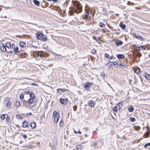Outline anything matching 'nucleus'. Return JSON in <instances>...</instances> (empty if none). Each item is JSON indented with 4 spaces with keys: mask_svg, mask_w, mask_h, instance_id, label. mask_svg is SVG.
Returning <instances> with one entry per match:
<instances>
[{
    "mask_svg": "<svg viewBox=\"0 0 150 150\" xmlns=\"http://www.w3.org/2000/svg\"><path fill=\"white\" fill-rule=\"evenodd\" d=\"M123 44V42H122L120 40L117 41L115 42V45L117 46L121 45H122Z\"/></svg>",
    "mask_w": 150,
    "mask_h": 150,
    "instance_id": "f8f14e48",
    "label": "nucleus"
},
{
    "mask_svg": "<svg viewBox=\"0 0 150 150\" xmlns=\"http://www.w3.org/2000/svg\"><path fill=\"white\" fill-rule=\"evenodd\" d=\"M105 57H106L108 59L110 58L109 55L107 53H105L104 55Z\"/></svg>",
    "mask_w": 150,
    "mask_h": 150,
    "instance_id": "37998d69",
    "label": "nucleus"
},
{
    "mask_svg": "<svg viewBox=\"0 0 150 150\" xmlns=\"http://www.w3.org/2000/svg\"><path fill=\"white\" fill-rule=\"evenodd\" d=\"M127 5H134V4L132 2H131L130 1H128L127 2Z\"/></svg>",
    "mask_w": 150,
    "mask_h": 150,
    "instance_id": "ea45409f",
    "label": "nucleus"
},
{
    "mask_svg": "<svg viewBox=\"0 0 150 150\" xmlns=\"http://www.w3.org/2000/svg\"><path fill=\"white\" fill-rule=\"evenodd\" d=\"M123 137L125 139H126V138L125 137V136H123Z\"/></svg>",
    "mask_w": 150,
    "mask_h": 150,
    "instance_id": "774afa93",
    "label": "nucleus"
},
{
    "mask_svg": "<svg viewBox=\"0 0 150 150\" xmlns=\"http://www.w3.org/2000/svg\"><path fill=\"white\" fill-rule=\"evenodd\" d=\"M93 84V83L90 82H86L85 83L84 87L87 90L89 91L90 90V87Z\"/></svg>",
    "mask_w": 150,
    "mask_h": 150,
    "instance_id": "20e7f679",
    "label": "nucleus"
},
{
    "mask_svg": "<svg viewBox=\"0 0 150 150\" xmlns=\"http://www.w3.org/2000/svg\"><path fill=\"white\" fill-rule=\"evenodd\" d=\"M11 103H12L10 101H8L6 103V107L8 108H9L11 106Z\"/></svg>",
    "mask_w": 150,
    "mask_h": 150,
    "instance_id": "412c9836",
    "label": "nucleus"
},
{
    "mask_svg": "<svg viewBox=\"0 0 150 150\" xmlns=\"http://www.w3.org/2000/svg\"><path fill=\"white\" fill-rule=\"evenodd\" d=\"M47 40V38L44 35H43L42 39H41V40H42L43 41H46Z\"/></svg>",
    "mask_w": 150,
    "mask_h": 150,
    "instance_id": "cd10ccee",
    "label": "nucleus"
},
{
    "mask_svg": "<svg viewBox=\"0 0 150 150\" xmlns=\"http://www.w3.org/2000/svg\"><path fill=\"white\" fill-rule=\"evenodd\" d=\"M16 117L17 119H21L22 118V117L21 115H16Z\"/></svg>",
    "mask_w": 150,
    "mask_h": 150,
    "instance_id": "f704fd0d",
    "label": "nucleus"
},
{
    "mask_svg": "<svg viewBox=\"0 0 150 150\" xmlns=\"http://www.w3.org/2000/svg\"><path fill=\"white\" fill-rule=\"evenodd\" d=\"M130 120L132 122H134L135 121L136 119L134 117H132L130 118Z\"/></svg>",
    "mask_w": 150,
    "mask_h": 150,
    "instance_id": "58836bf2",
    "label": "nucleus"
},
{
    "mask_svg": "<svg viewBox=\"0 0 150 150\" xmlns=\"http://www.w3.org/2000/svg\"><path fill=\"white\" fill-rule=\"evenodd\" d=\"M115 59V57H114L113 56H111L110 58V59Z\"/></svg>",
    "mask_w": 150,
    "mask_h": 150,
    "instance_id": "4d7b16f0",
    "label": "nucleus"
},
{
    "mask_svg": "<svg viewBox=\"0 0 150 150\" xmlns=\"http://www.w3.org/2000/svg\"><path fill=\"white\" fill-rule=\"evenodd\" d=\"M113 62V65L114 66H115L116 65H118V63L117 62Z\"/></svg>",
    "mask_w": 150,
    "mask_h": 150,
    "instance_id": "09e8293b",
    "label": "nucleus"
},
{
    "mask_svg": "<svg viewBox=\"0 0 150 150\" xmlns=\"http://www.w3.org/2000/svg\"><path fill=\"white\" fill-rule=\"evenodd\" d=\"M7 52H8V53H11L13 52L12 51H8V52L7 51Z\"/></svg>",
    "mask_w": 150,
    "mask_h": 150,
    "instance_id": "bf43d9fd",
    "label": "nucleus"
},
{
    "mask_svg": "<svg viewBox=\"0 0 150 150\" xmlns=\"http://www.w3.org/2000/svg\"><path fill=\"white\" fill-rule=\"evenodd\" d=\"M19 97L21 99H23L24 98V96L22 94H21L19 96Z\"/></svg>",
    "mask_w": 150,
    "mask_h": 150,
    "instance_id": "49530a36",
    "label": "nucleus"
},
{
    "mask_svg": "<svg viewBox=\"0 0 150 150\" xmlns=\"http://www.w3.org/2000/svg\"><path fill=\"white\" fill-rule=\"evenodd\" d=\"M144 76L148 80H150V75L147 73H145L144 74Z\"/></svg>",
    "mask_w": 150,
    "mask_h": 150,
    "instance_id": "2eb2a0df",
    "label": "nucleus"
},
{
    "mask_svg": "<svg viewBox=\"0 0 150 150\" xmlns=\"http://www.w3.org/2000/svg\"><path fill=\"white\" fill-rule=\"evenodd\" d=\"M89 134L88 133L87 134H85L84 136L85 137H88L89 136Z\"/></svg>",
    "mask_w": 150,
    "mask_h": 150,
    "instance_id": "603ef678",
    "label": "nucleus"
},
{
    "mask_svg": "<svg viewBox=\"0 0 150 150\" xmlns=\"http://www.w3.org/2000/svg\"><path fill=\"white\" fill-rule=\"evenodd\" d=\"M33 2L36 5L39 6L40 3L38 1L36 0H33Z\"/></svg>",
    "mask_w": 150,
    "mask_h": 150,
    "instance_id": "393cba45",
    "label": "nucleus"
},
{
    "mask_svg": "<svg viewBox=\"0 0 150 150\" xmlns=\"http://www.w3.org/2000/svg\"><path fill=\"white\" fill-rule=\"evenodd\" d=\"M82 148V145H78L76 146V148L77 150H80Z\"/></svg>",
    "mask_w": 150,
    "mask_h": 150,
    "instance_id": "c756f323",
    "label": "nucleus"
},
{
    "mask_svg": "<svg viewBox=\"0 0 150 150\" xmlns=\"http://www.w3.org/2000/svg\"><path fill=\"white\" fill-rule=\"evenodd\" d=\"M108 62L106 64V65L108 67H110L113 66V62H111L110 61H109V60H108Z\"/></svg>",
    "mask_w": 150,
    "mask_h": 150,
    "instance_id": "aec40b11",
    "label": "nucleus"
},
{
    "mask_svg": "<svg viewBox=\"0 0 150 150\" xmlns=\"http://www.w3.org/2000/svg\"><path fill=\"white\" fill-rule=\"evenodd\" d=\"M32 93L31 92H30L29 91H27L26 92V93L27 94H29L31 93Z\"/></svg>",
    "mask_w": 150,
    "mask_h": 150,
    "instance_id": "13d9d810",
    "label": "nucleus"
},
{
    "mask_svg": "<svg viewBox=\"0 0 150 150\" xmlns=\"http://www.w3.org/2000/svg\"><path fill=\"white\" fill-rule=\"evenodd\" d=\"M90 11H87V12L86 13V16H85V18L86 19H87L88 18H89L91 17L92 16L91 12H90Z\"/></svg>",
    "mask_w": 150,
    "mask_h": 150,
    "instance_id": "ddd939ff",
    "label": "nucleus"
},
{
    "mask_svg": "<svg viewBox=\"0 0 150 150\" xmlns=\"http://www.w3.org/2000/svg\"><path fill=\"white\" fill-rule=\"evenodd\" d=\"M116 56L117 58L119 59H122L125 57V55L122 54H118L116 55Z\"/></svg>",
    "mask_w": 150,
    "mask_h": 150,
    "instance_id": "dca6fc26",
    "label": "nucleus"
},
{
    "mask_svg": "<svg viewBox=\"0 0 150 150\" xmlns=\"http://www.w3.org/2000/svg\"><path fill=\"white\" fill-rule=\"evenodd\" d=\"M134 36L137 39H138L140 40H143L144 38L143 37L139 35H137L136 34H133Z\"/></svg>",
    "mask_w": 150,
    "mask_h": 150,
    "instance_id": "9b49d317",
    "label": "nucleus"
},
{
    "mask_svg": "<svg viewBox=\"0 0 150 150\" xmlns=\"http://www.w3.org/2000/svg\"><path fill=\"white\" fill-rule=\"evenodd\" d=\"M93 39L96 40V41H98V40L95 37H93Z\"/></svg>",
    "mask_w": 150,
    "mask_h": 150,
    "instance_id": "6e6d98bb",
    "label": "nucleus"
},
{
    "mask_svg": "<svg viewBox=\"0 0 150 150\" xmlns=\"http://www.w3.org/2000/svg\"><path fill=\"white\" fill-rule=\"evenodd\" d=\"M108 85L109 86L112 88V87L110 86V84H109L108 83Z\"/></svg>",
    "mask_w": 150,
    "mask_h": 150,
    "instance_id": "69168bd1",
    "label": "nucleus"
},
{
    "mask_svg": "<svg viewBox=\"0 0 150 150\" xmlns=\"http://www.w3.org/2000/svg\"><path fill=\"white\" fill-rule=\"evenodd\" d=\"M140 70L139 68L137 69L136 70V72L137 74H139L140 73Z\"/></svg>",
    "mask_w": 150,
    "mask_h": 150,
    "instance_id": "79ce46f5",
    "label": "nucleus"
},
{
    "mask_svg": "<svg viewBox=\"0 0 150 150\" xmlns=\"http://www.w3.org/2000/svg\"><path fill=\"white\" fill-rule=\"evenodd\" d=\"M60 102L63 104L65 105H67L68 102V100L67 99L61 98L60 99Z\"/></svg>",
    "mask_w": 150,
    "mask_h": 150,
    "instance_id": "0eeeda50",
    "label": "nucleus"
},
{
    "mask_svg": "<svg viewBox=\"0 0 150 150\" xmlns=\"http://www.w3.org/2000/svg\"><path fill=\"white\" fill-rule=\"evenodd\" d=\"M21 103L19 101H16L15 103L16 106L18 107L20 105Z\"/></svg>",
    "mask_w": 150,
    "mask_h": 150,
    "instance_id": "2f4dec72",
    "label": "nucleus"
},
{
    "mask_svg": "<svg viewBox=\"0 0 150 150\" xmlns=\"http://www.w3.org/2000/svg\"><path fill=\"white\" fill-rule=\"evenodd\" d=\"M99 143L100 144V145H98V143H94L93 144V146L95 148H100L102 145L103 143L101 142H99Z\"/></svg>",
    "mask_w": 150,
    "mask_h": 150,
    "instance_id": "1a4fd4ad",
    "label": "nucleus"
},
{
    "mask_svg": "<svg viewBox=\"0 0 150 150\" xmlns=\"http://www.w3.org/2000/svg\"><path fill=\"white\" fill-rule=\"evenodd\" d=\"M117 106H116L113 108L112 110L114 111L117 112Z\"/></svg>",
    "mask_w": 150,
    "mask_h": 150,
    "instance_id": "4c0bfd02",
    "label": "nucleus"
},
{
    "mask_svg": "<svg viewBox=\"0 0 150 150\" xmlns=\"http://www.w3.org/2000/svg\"><path fill=\"white\" fill-rule=\"evenodd\" d=\"M99 142H97L96 143H98V145H100V144H99Z\"/></svg>",
    "mask_w": 150,
    "mask_h": 150,
    "instance_id": "338daca9",
    "label": "nucleus"
},
{
    "mask_svg": "<svg viewBox=\"0 0 150 150\" xmlns=\"http://www.w3.org/2000/svg\"><path fill=\"white\" fill-rule=\"evenodd\" d=\"M30 125L32 128H34L35 127V123L34 122H31L30 123Z\"/></svg>",
    "mask_w": 150,
    "mask_h": 150,
    "instance_id": "4be33fe9",
    "label": "nucleus"
},
{
    "mask_svg": "<svg viewBox=\"0 0 150 150\" xmlns=\"http://www.w3.org/2000/svg\"><path fill=\"white\" fill-rule=\"evenodd\" d=\"M128 110L129 112H132L134 111V109L131 106L128 108Z\"/></svg>",
    "mask_w": 150,
    "mask_h": 150,
    "instance_id": "b1692460",
    "label": "nucleus"
},
{
    "mask_svg": "<svg viewBox=\"0 0 150 150\" xmlns=\"http://www.w3.org/2000/svg\"><path fill=\"white\" fill-rule=\"evenodd\" d=\"M120 27L122 29H125L126 28V26L125 25L121 23L120 25Z\"/></svg>",
    "mask_w": 150,
    "mask_h": 150,
    "instance_id": "c85d7f7f",
    "label": "nucleus"
},
{
    "mask_svg": "<svg viewBox=\"0 0 150 150\" xmlns=\"http://www.w3.org/2000/svg\"><path fill=\"white\" fill-rule=\"evenodd\" d=\"M15 46L14 43L11 44L10 42H6L5 44H2V46L0 47V49L3 52H7V50L6 48L7 47L8 49H13Z\"/></svg>",
    "mask_w": 150,
    "mask_h": 150,
    "instance_id": "f257e3e1",
    "label": "nucleus"
},
{
    "mask_svg": "<svg viewBox=\"0 0 150 150\" xmlns=\"http://www.w3.org/2000/svg\"><path fill=\"white\" fill-rule=\"evenodd\" d=\"M77 109V107L76 106H74L73 107V109L74 111H76Z\"/></svg>",
    "mask_w": 150,
    "mask_h": 150,
    "instance_id": "864d4df0",
    "label": "nucleus"
},
{
    "mask_svg": "<svg viewBox=\"0 0 150 150\" xmlns=\"http://www.w3.org/2000/svg\"><path fill=\"white\" fill-rule=\"evenodd\" d=\"M9 99V97H7L5 99V100L6 101L8 100Z\"/></svg>",
    "mask_w": 150,
    "mask_h": 150,
    "instance_id": "052dcab7",
    "label": "nucleus"
},
{
    "mask_svg": "<svg viewBox=\"0 0 150 150\" xmlns=\"http://www.w3.org/2000/svg\"><path fill=\"white\" fill-rule=\"evenodd\" d=\"M57 91L58 93H59V94H61L63 92L68 91V92H69V90L67 89H66L64 88H59L57 90Z\"/></svg>",
    "mask_w": 150,
    "mask_h": 150,
    "instance_id": "423d86ee",
    "label": "nucleus"
},
{
    "mask_svg": "<svg viewBox=\"0 0 150 150\" xmlns=\"http://www.w3.org/2000/svg\"><path fill=\"white\" fill-rule=\"evenodd\" d=\"M19 45L21 47H24L26 46L25 43L22 41H20L19 42Z\"/></svg>",
    "mask_w": 150,
    "mask_h": 150,
    "instance_id": "f3484780",
    "label": "nucleus"
},
{
    "mask_svg": "<svg viewBox=\"0 0 150 150\" xmlns=\"http://www.w3.org/2000/svg\"><path fill=\"white\" fill-rule=\"evenodd\" d=\"M150 133L149 132H146L144 135V138H146L148 137H149V135Z\"/></svg>",
    "mask_w": 150,
    "mask_h": 150,
    "instance_id": "7c9ffc66",
    "label": "nucleus"
},
{
    "mask_svg": "<svg viewBox=\"0 0 150 150\" xmlns=\"http://www.w3.org/2000/svg\"><path fill=\"white\" fill-rule=\"evenodd\" d=\"M22 127L24 128L28 127V124L25 121H24L22 123Z\"/></svg>",
    "mask_w": 150,
    "mask_h": 150,
    "instance_id": "4468645a",
    "label": "nucleus"
},
{
    "mask_svg": "<svg viewBox=\"0 0 150 150\" xmlns=\"http://www.w3.org/2000/svg\"><path fill=\"white\" fill-rule=\"evenodd\" d=\"M99 25L101 27H103L105 26V25L101 22H100L99 23Z\"/></svg>",
    "mask_w": 150,
    "mask_h": 150,
    "instance_id": "473e14b6",
    "label": "nucleus"
},
{
    "mask_svg": "<svg viewBox=\"0 0 150 150\" xmlns=\"http://www.w3.org/2000/svg\"><path fill=\"white\" fill-rule=\"evenodd\" d=\"M43 35V34L40 32L36 34L37 38L39 40H41V39H42Z\"/></svg>",
    "mask_w": 150,
    "mask_h": 150,
    "instance_id": "9d476101",
    "label": "nucleus"
},
{
    "mask_svg": "<svg viewBox=\"0 0 150 150\" xmlns=\"http://www.w3.org/2000/svg\"><path fill=\"white\" fill-rule=\"evenodd\" d=\"M115 133V132L114 131H111V134L112 135H113Z\"/></svg>",
    "mask_w": 150,
    "mask_h": 150,
    "instance_id": "5fc2aeb1",
    "label": "nucleus"
},
{
    "mask_svg": "<svg viewBox=\"0 0 150 150\" xmlns=\"http://www.w3.org/2000/svg\"><path fill=\"white\" fill-rule=\"evenodd\" d=\"M79 133V134H81V132L80 131V130H79L78 131V132H77V133Z\"/></svg>",
    "mask_w": 150,
    "mask_h": 150,
    "instance_id": "680f3d73",
    "label": "nucleus"
},
{
    "mask_svg": "<svg viewBox=\"0 0 150 150\" xmlns=\"http://www.w3.org/2000/svg\"><path fill=\"white\" fill-rule=\"evenodd\" d=\"M32 113L31 112L28 113L26 114V116H30L32 115Z\"/></svg>",
    "mask_w": 150,
    "mask_h": 150,
    "instance_id": "de8ad7c7",
    "label": "nucleus"
},
{
    "mask_svg": "<svg viewBox=\"0 0 150 150\" xmlns=\"http://www.w3.org/2000/svg\"><path fill=\"white\" fill-rule=\"evenodd\" d=\"M95 101H93V100H89L88 102V105L91 108L94 107L95 106Z\"/></svg>",
    "mask_w": 150,
    "mask_h": 150,
    "instance_id": "6e6552de",
    "label": "nucleus"
},
{
    "mask_svg": "<svg viewBox=\"0 0 150 150\" xmlns=\"http://www.w3.org/2000/svg\"><path fill=\"white\" fill-rule=\"evenodd\" d=\"M5 118V115L4 114H2L1 116V119L2 120H4Z\"/></svg>",
    "mask_w": 150,
    "mask_h": 150,
    "instance_id": "a19ab883",
    "label": "nucleus"
},
{
    "mask_svg": "<svg viewBox=\"0 0 150 150\" xmlns=\"http://www.w3.org/2000/svg\"><path fill=\"white\" fill-rule=\"evenodd\" d=\"M76 9L75 10V12L76 13H80L81 11V6L79 5L76 4Z\"/></svg>",
    "mask_w": 150,
    "mask_h": 150,
    "instance_id": "39448f33",
    "label": "nucleus"
},
{
    "mask_svg": "<svg viewBox=\"0 0 150 150\" xmlns=\"http://www.w3.org/2000/svg\"><path fill=\"white\" fill-rule=\"evenodd\" d=\"M96 49H93L92 51V53L94 54H95V53H96Z\"/></svg>",
    "mask_w": 150,
    "mask_h": 150,
    "instance_id": "c03bdc74",
    "label": "nucleus"
},
{
    "mask_svg": "<svg viewBox=\"0 0 150 150\" xmlns=\"http://www.w3.org/2000/svg\"><path fill=\"white\" fill-rule=\"evenodd\" d=\"M123 102H121L117 105V107H118V108L119 110H120L121 109V107L123 105Z\"/></svg>",
    "mask_w": 150,
    "mask_h": 150,
    "instance_id": "5701e85b",
    "label": "nucleus"
},
{
    "mask_svg": "<svg viewBox=\"0 0 150 150\" xmlns=\"http://www.w3.org/2000/svg\"><path fill=\"white\" fill-rule=\"evenodd\" d=\"M52 1L54 2H57V0H52Z\"/></svg>",
    "mask_w": 150,
    "mask_h": 150,
    "instance_id": "0e129e2a",
    "label": "nucleus"
},
{
    "mask_svg": "<svg viewBox=\"0 0 150 150\" xmlns=\"http://www.w3.org/2000/svg\"><path fill=\"white\" fill-rule=\"evenodd\" d=\"M24 147H26L29 148H31L32 147L31 145H28V146H24Z\"/></svg>",
    "mask_w": 150,
    "mask_h": 150,
    "instance_id": "8fccbe9b",
    "label": "nucleus"
},
{
    "mask_svg": "<svg viewBox=\"0 0 150 150\" xmlns=\"http://www.w3.org/2000/svg\"><path fill=\"white\" fill-rule=\"evenodd\" d=\"M10 120V117L8 116L7 117L6 120V121L8 123H9Z\"/></svg>",
    "mask_w": 150,
    "mask_h": 150,
    "instance_id": "c9c22d12",
    "label": "nucleus"
},
{
    "mask_svg": "<svg viewBox=\"0 0 150 150\" xmlns=\"http://www.w3.org/2000/svg\"><path fill=\"white\" fill-rule=\"evenodd\" d=\"M34 101L31 99H28L27 101L23 100V105L26 107L31 108L35 107V105L33 104Z\"/></svg>",
    "mask_w": 150,
    "mask_h": 150,
    "instance_id": "f03ea898",
    "label": "nucleus"
},
{
    "mask_svg": "<svg viewBox=\"0 0 150 150\" xmlns=\"http://www.w3.org/2000/svg\"><path fill=\"white\" fill-rule=\"evenodd\" d=\"M74 132L75 134H76L77 133V132L75 130H74Z\"/></svg>",
    "mask_w": 150,
    "mask_h": 150,
    "instance_id": "e2e57ef3",
    "label": "nucleus"
},
{
    "mask_svg": "<svg viewBox=\"0 0 150 150\" xmlns=\"http://www.w3.org/2000/svg\"><path fill=\"white\" fill-rule=\"evenodd\" d=\"M38 56H39L41 58H43L44 57L43 54L40 51L38 52Z\"/></svg>",
    "mask_w": 150,
    "mask_h": 150,
    "instance_id": "bb28decb",
    "label": "nucleus"
},
{
    "mask_svg": "<svg viewBox=\"0 0 150 150\" xmlns=\"http://www.w3.org/2000/svg\"><path fill=\"white\" fill-rule=\"evenodd\" d=\"M150 146V143L146 144L144 146V147L146 148H148L149 146Z\"/></svg>",
    "mask_w": 150,
    "mask_h": 150,
    "instance_id": "72a5a7b5",
    "label": "nucleus"
},
{
    "mask_svg": "<svg viewBox=\"0 0 150 150\" xmlns=\"http://www.w3.org/2000/svg\"><path fill=\"white\" fill-rule=\"evenodd\" d=\"M22 137L24 139H26L27 137V136L26 135L23 134L22 136Z\"/></svg>",
    "mask_w": 150,
    "mask_h": 150,
    "instance_id": "3c124183",
    "label": "nucleus"
},
{
    "mask_svg": "<svg viewBox=\"0 0 150 150\" xmlns=\"http://www.w3.org/2000/svg\"><path fill=\"white\" fill-rule=\"evenodd\" d=\"M52 117L54 119V122H57L60 117L59 114L56 111H54L52 114Z\"/></svg>",
    "mask_w": 150,
    "mask_h": 150,
    "instance_id": "7ed1b4c3",
    "label": "nucleus"
},
{
    "mask_svg": "<svg viewBox=\"0 0 150 150\" xmlns=\"http://www.w3.org/2000/svg\"><path fill=\"white\" fill-rule=\"evenodd\" d=\"M13 49V52H14L15 54H17L18 52L20 53V51L19 52L18 51V47H14Z\"/></svg>",
    "mask_w": 150,
    "mask_h": 150,
    "instance_id": "a211bd4d",
    "label": "nucleus"
},
{
    "mask_svg": "<svg viewBox=\"0 0 150 150\" xmlns=\"http://www.w3.org/2000/svg\"><path fill=\"white\" fill-rule=\"evenodd\" d=\"M29 96L30 98L29 99H31L32 100L34 101V100L35 98V96L32 93H31L30 94Z\"/></svg>",
    "mask_w": 150,
    "mask_h": 150,
    "instance_id": "6ab92c4d",
    "label": "nucleus"
},
{
    "mask_svg": "<svg viewBox=\"0 0 150 150\" xmlns=\"http://www.w3.org/2000/svg\"><path fill=\"white\" fill-rule=\"evenodd\" d=\"M59 126L60 127H62L64 126V122L63 120H61L59 122Z\"/></svg>",
    "mask_w": 150,
    "mask_h": 150,
    "instance_id": "a878e982",
    "label": "nucleus"
},
{
    "mask_svg": "<svg viewBox=\"0 0 150 150\" xmlns=\"http://www.w3.org/2000/svg\"><path fill=\"white\" fill-rule=\"evenodd\" d=\"M119 66H120L122 67H123V68L125 67H126V65L125 64L123 63H120V64H118Z\"/></svg>",
    "mask_w": 150,
    "mask_h": 150,
    "instance_id": "e433bc0d",
    "label": "nucleus"
},
{
    "mask_svg": "<svg viewBox=\"0 0 150 150\" xmlns=\"http://www.w3.org/2000/svg\"><path fill=\"white\" fill-rule=\"evenodd\" d=\"M141 48L143 50H145L146 49L145 46L144 45L140 46V47H139V48Z\"/></svg>",
    "mask_w": 150,
    "mask_h": 150,
    "instance_id": "a18cd8bd",
    "label": "nucleus"
}]
</instances>
